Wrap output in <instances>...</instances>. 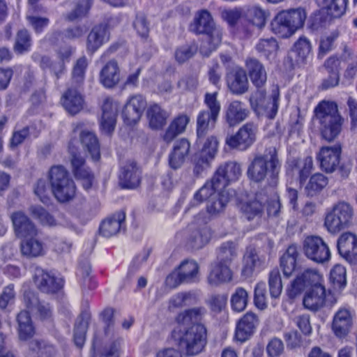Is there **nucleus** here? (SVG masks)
Here are the masks:
<instances>
[{"mask_svg": "<svg viewBox=\"0 0 357 357\" xmlns=\"http://www.w3.org/2000/svg\"><path fill=\"white\" fill-rule=\"evenodd\" d=\"M336 248L341 257L349 262L357 261V236L352 232L343 233L338 238Z\"/></svg>", "mask_w": 357, "mask_h": 357, "instance_id": "a878e982", "label": "nucleus"}, {"mask_svg": "<svg viewBox=\"0 0 357 357\" xmlns=\"http://www.w3.org/2000/svg\"><path fill=\"white\" fill-rule=\"evenodd\" d=\"M352 326V316L347 307H341L336 312V337H344Z\"/></svg>", "mask_w": 357, "mask_h": 357, "instance_id": "09e8293b", "label": "nucleus"}, {"mask_svg": "<svg viewBox=\"0 0 357 357\" xmlns=\"http://www.w3.org/2000/svg\"><path fill=\"white\" fill-rule=\"evenodd\" d=\"M20 250L22 255L28 258L40 257L45 254L44 245L37 236L24 238L21 242Z\"/></svg>", "mask_w": 357, "mask_h": 357, "instance_id": "79ce46f5", "label": "nucleus"}, {"mask_svg": "<svg viewBox=\"0 0 357 357\" xmlns=\"http://www.w3.org/2000/svg\"><path fill=\"white\" fill-rule=\"evenodd\" d=\"M243 10L244 20L248 24H242L237 29V34L241 38H248L253 32L251 26H256L260 30L265 27L269 13L256 5L247 6L243 8Z\"/></svg>", "mask_w": 357, "mask_h": 357, "instance_id": "1a4fd4ad", "label": "nucleus"}, {"mask_svg": "<svg viewBox=\"0 0 357 357\" xmlns=\"http://www.w3.org/2000/svg\"><path fill=\"white\" fill-rule=\"evenodd\" d=\"M32 38L30 32L26 29L17 31L13 45L14 51L18 54H23L31 50Z\"/></svg>", "mask_w": 357, "mask_h": 357, "instance_id": "5fc2aeb1", "label": "nucleus"}, {"mask_svg": "<svg viewBox=\"0 0 357 357\" xmlns=\"http://www.w3.org/2000/svg\"><path fill=\"white\" fill-rule=\"evenodd\" d=\"M190 119L185 114H180L176 117L169 124L165 133L163 135V139L167 142H172L178 135L183 132L186 128Z\"/></svg>", "mask_w": 357, "mask_h": 357, "instance_id": "8fccbe9b", "label": "nucleus"}, {"mask_svg": "<svg viewBox=\"0 0 357 357\" xmlns=\"http://www.w3.org/2000/svg\"><path fill=\"white\" fill-rule=\"evenodd\" d=\"M223 190L222 187L219 186L218 183L213 182V177H212L211 181L206 182V183L195 192L193 199L190 203L186 211L205 200H208V202L209 199H212V197H218L219 192Z\"/></svg>", "mask_w": 357, "mask_h": 357, "instance_id": "f704fd0d", "label": "nucleus"}, {"mask_svg": "<svg viewBox=\"0 0 357 357\" xmlns=\"http://www.w3.org/2000/svg\"><path fill=\"white\" fill-rule=\"evenodd\" d=\"M324 0V6L313 12L307 22V28L312 32L319 33L326 30L335 17V0Z\"/></svg>", "mask_w": 357, "mask_h": 357, "instance_id": "2eb2a0df", "label": "nucleus"}, {"mask_svg": "<svg viewBox=\"0 0 357 357\" xmlns=\"http://www.w3.org/2000/svg\"><path fill=\"white\" fill-rule=\"evenodd\" d=\"M312 51L310 41L304 36H301L294 43L288 54L287 59L291 68L300 67L306 63L307 59Z\"/></svg>", "mask_w": 357, "mask_h": 357, "instance_id": "5701e85b", "label": "nucleus"}, {"mask_svg": "<svg viewBox=\"0 0 357 357\" xmlns=\"http://www.w3.org/2000/svg\"><path fill=\"white\" fill-rule=\"evenodd\" d=\"M218 116L207 110H202L197 117V135L201 140L206 133L215 128Z\"/></svg>", "mask_w": 357, "mask_h": 357, "instance_id": "a19ab883", "label": "nucleus"}, {"mask_svg": "<svg viewBox=\"0 0 357 357\" xmlns=\"http://www.w3.org/2000/svg\"><path fill=\"white\" fill-rule=\"evenodd\" d=\"M29 347L33 357H51L56 354L54 347L43 340H33Z\"/></svg>", "mask_w": 357, "mask_h": 357, "instance_id": "4d7b16f0", "label": "nucleus"}, {"mask_svg": "<svg viewBox=\"0 0 357 357\" xmlns=\"http://www.w3.org/2000/svg\"><path fill=\"white\" fill-rule=\"evenodd\" d=\"M206 309L203 307H194L179 313L176 319L177 326L189 327L190 324H197L206 314Z\"/></svg>", "mask_w": 357, "mask_h": 357, "instance_id": "49530a36", "label": "nucleus"}, {"mask_svg": "<svg viewBox=\"0 0 357 357\" xmlns=\"http://www.w3.org/2000/svg\"><path fill=\"white\" fill-rule=\"evenodd\" d=\"M169 113L158 104L150 105L147 110V118L149 119V126L153 129H160L165 123Z\"/></svg>", "mask_w": 357, "mask_h": 357, "instance_id": "3c124183", "label": "nucleus"}, {"mask_svg": "<svg viewBox=\"0 0 357 357\" xmlns=\"http://www.w3.org/2000/svg\"><path fill=\"white\" fill-rule=\"evenodd\" d=\"M65 109L71 114H76L82 110L84 98L79 91H66L61 99Z\"/></svg>", "mask_w": 357, "mask_h": 357, "instance_id": "58836bf2", "label": "nucleus"}, {"mask_svg": "<svg viewBox=\"0 0 357 357\" xmlns=\"http://www.w3.org/2000/svg\"><path fill=\"white\" fill-rule=\"evenodd\" d=\"M218 142L216 137L208 136L200 152L195 154L193 159V174L199 177L211 167L218 151Z\"/></svg>", "mask_w": 357, "mask_h": 357, "instance_id": "9b49d317", "label": "nucleus"}, {"mask_svg": "<svg viewBox=\"0 0 357 357\" xmlns=\"http://www.w3.org/2000/svg\"><path fill=\"white\" fill-rule=\"evenodd\" d=\"M305 19L306 13L302 8L282 10L271 20L270 29L278 38H288L303 27Z\"/></svg>", "mask_w": 357, "mask_h": 357, "instance_id": "20e7f679", "label": "nucleus"}, {"mask_svg": "<svg viewBox=\"0 0 357 357\" xmlns=\"http://www.w3.org/2000/svg\"><path fill=\"white\" fill-rule=\"evenodd\" d=\"M172 337L178 347L185 351L187 356H195L202 351L206 344V330L200 324L190 327L176 326Z\"/></svg>", "mask_w": 357, "mask_h": 357, "instance_id": "7ed1b4c3", "label": "nucleus"}, {"mask_svg": "<svg viewBox=\"0 0 357 357\" xmlns=\"http://www.w3.org/2000/svg\"><path fill=\"white\" fill-rule=\"evenodd\" d=\"M241 175V165L236 162H228L220 165L213 175V182L224 190L232 182L238 180Z\"/></svg>", "mask_w": 357, "mask_h": 357, "instance_id": "aec40b11", "label": "nucleus"}, {"mask_svg": "<svg viewBox=\"0 0 357 357\" xmlns=\"http://www.w3.org/2000/svg\"><path fill=\"white\" fill-rule=\"evenodd\" d=\"M83 124L75 125L70 140L74 141V147L80 142L83 147L89 152L93 160L100 158V145L96 135L88 130L82 129Z\"/></svg>", "mask_w": 357, "mask_h": 357, "instance_id": "f3484780", "label": "nucleus"}, {"mask_svg": "<svg viewBox=\"0 0 357 357\" xmlns=\"http://www.w3.org/2000/svg\"><path fill=\"white\" fill-rule=\"evenodd\" d=\"M322 276L315 268H307L291 282L287 289V295L290 298H295L309 287L316 288L321 284Z\"/></svg>", "mask_w": 357, "mask_h": 357, "instance_id": "4468645a", "label": "nucleus"}, {"mask_svg": "<svg viewBox=\"0 0 357 357\" xmlns=\"http://www.w3.org/2000/svg\"><path fill=\"white\" fill-rule=\"evenodd\" d=\"M237 256L236 245L230 241L223 243L218 250L216 262L230 266L233 259Z\"/></svg>", "mask_w": 357, "mask_h": 357, "instance_id": "bf43d9fd", "label": "nucleus"}, {"mask_svg": "<svg viewBox=\"0 0 357 357\" xmlns=\"http://www.w3.org/2000/svg\"><path fill=\"white\" fill-rule=\"evenodd\" d=\"M126 213L116 212L104 220L100 226V234L107 238L112 237L126 229Z\"/></svg>", "mask_w": 357, "mask_h": 357, "instance_id": "cd10ccee", "label": "nucleus"}, {"mask_svg": "<svg viewBox=\"0 0 357 357\" xmlns=\"http://www.w3.org/2000/svg\"><path fill=\"white\" fill-rule=\"evenodd\" d=\"M298 251L295 245H290L280 259V266L283 273L289 276L295 270Z\"/></svg>", "mask_w": 357, "mask_h": 357, "instance_id": "6e6d98bb", "label": "nucleus"}, {"mask_svg": "<svg viewBox=\"0 0 357 357\" xmlns=\"http://www.w3.org/2000/svg\"><path fill=\"white\" fill-rule=\"evenodd\" d=\"M232 279L233 272L230 266L216 261L211 263L207 276V282L211 286L218 287L230 282Z\"/></svg>", "mask_w": 357, "mask_h": 357, "instance_id": "bb28decb", "label": "nucleus"}, {"mask_svg": "<svg viewBox=\"0 0 357 357\" xmlns=\"http://www.w3.org/2000/svg\"><path fill=\"white\" fill-rule=\"evenodd\" d=\"M317 119L321 125L322 137L331 142L335 138V102L322 101L314 109Z\"/></svg>", "mask_w": 357, "mask_h": 357, "instance_id": "f8f14e48", "label": "nucleus"}, {"mask_svg": "<svg viewBox=\"0 0 357 357\" xmlns=\"http://www.w3.org/2000/svg\"><path fill=\"white\" fill-rule=\"evenodd\" d=\"M248 293L243 287H237L231 296V306L234 311H243L248 305Z\"/></svg>", "mask_w": 357, "mask_h": 357, "instance_id": "680f3d73", "label": "nucleus"}, {"mask_svg": "<svg viewBox=\"0 0 357 357\" xmlns=\"http://www.w3.org/2000/svg\"><path fill=\"white\" fill-rule=\"evenodd\" d=\"M141 172L134 161H128L121 168L119 174L120 184L123 188L133 189L140 182Z\"/></svg>", "mask_w": 357, "mask_h": 357, "instance_id": "2f4dec72", "label": "nucleus"}, {"mask_svg": "<svg viewBox=\"0 0 357 357\" xmlns=\"http://www.w3.org/2000/svg\"><path fill=\"white\" fill-rule=\"evenodd\" d=\"M88 328V319L84 316L77 318L74 329V342L78 347H82L85 342Z\"/></svg>", "mask_w": 357, "mask_h": 357, "instance_id": "0e129e2a", "label": "nucleus"}, {"mask_svg": "<svg viewBox=\"0 0 357 357\" xmlns=\"http://www.w3.org/2000/svg\"><path fill=\"white\" fill-rule=\"evenodd\" d=\"M249 110L239 101L231 102L226 109L225 119L229 127H234L245 120Z\"/></svg>", "mask_w": 357, "mask_h": 357, "instance_id": "c9c22d12", "label": "nucleus"}, {"mask_svg": "<svg viewBox=\"0 0 357 357\" xmlns=\"http://www.w3.org/2000/svg\"><path fill=\"white\" fill-rule=\"evenodd\" d=\"M326 303V289L324 286H317L306 293L303 298V305L305 308L317 311Z\"/></svg>", "mask_w": 357, "mask_h": 357, "instance_id": "4c0bfd02", "label": "nucleus"}, {"mask_svg": "<svg viewBox=\"0 0 357 357\" xmlns=\"http://www.w3.org/2000/svg\"><path fill=\"white\" fill-rule=\"evenodd\" d=\"M269 292L272 298H278L282 290V280L278 269H273L269 273Z\"/></svg>", "mask_w": 357, "mask_h": 357, "instance_id": "338daca9", "label": "nucleus"}, {"mask_svg": "<svg viewBox=\"0 0 357 357\" xmlns=\"http://www.w3.org/2000/svg\"><path fill=\"white\" fill-rule=\"evenodd\" d=\"M257 323V317L254 313H246L236 324V340L240 342H244L249 340L254 334Z\"/></svg>", "mask_w": 357, "mask_h": 357, "instance_id": "7c9ffc66", "label": "nucleus"}, {"mask_svg": "<svg viewBox=\"0 0 357 357\" xmlns=\"http://www.w3.org/2000/svg\"><path fill=\"white\" fill-rule=\"evenodd\" d=\"M119 109L117 101L111 98H105L101 105L102 114L99 120L102 133L111 135L114 131Z\"/></svg>", "mask_w": 357, "mask_h": 357, "instance_id": "6ab92c4d", "label": "nucleus"}, {"mask_svg": "<svg viewBox=\"0 0 357 357\" xmlns=\"http://www.w3.org/2000/svg\"><path fill=\"white\" fill-rule=\"evenodd\" d=\"M30 212L33 218L38 220L43 225L54 226L56 225L54 218L40 206H32Z\"/></svg>", "mask_w": 357, "mask_h": 357, "instance_id": "774afa93", "label": "nucleus"}, {"mask_svg": "<svg viewBox=\"0 0 357 357\" xmlns=\"http://www.w3.org/2000/svg\"><path fill=\"white\" fill-rule=\"evenodd\" d=\"M354 211L352 207L346 202L336 204V228H349L352 225Z\"/></svg>", "mask_w": 357, "mask_h": 357, "instance_id": "de8ad7c7", "label": "nucleus"}, {"mask_svg": "<svg viewBox=\"0 0 357 357\" xmlns=\"http://www.w3.org/2000/svg\"><path fill=\"white\" fill-rule=\"evenodd\" d=\"M88 65L89 63L85 56L79 57L76 61L72 70V81L76 84L77 87L83 84Z\"/></svg>", "mask_w": 357, "mask_h": 357, "instance_id": "052dcab7", "label": "nucleus"}, {"mask_svg": "<svg viewBox=\"0 0 357 357\" xmlns=\"http://www.w3.org/2000/svg\"><path fill=\"white\" fill-rule=\"evenodd\" d=\"M190 150V143L188 139L183 138L176 141L169 155L170 167L174 169L180 168L188 157Z\"/></svg>", "mask_w": 357, "mask_h": 357, "instance_id": "473e14b6", "label": "nucleus"}, {"mask_svg": "<svg viewBox=\"0 0 357 357\" xmlns=\"http://www.w3.org/2000/svg\"><path fill=\"white\" fill-rule=\"evenodd\" d=\"M189 30L197 36H205L207 45L202 44L199 49L205 56H208L221 44L222 29L216 25L211 13L206 9H201L195 13Z\"/></svg>", "mask_w": 357, "mask_h": 357, "instance_id": "f03ea898", "label": "nucleus"}, {"mask_svg": "<svg viewBox=\"0 0 357 357\" xmlns=\"http://www.w3.org/2000/svg\"><path fill=\"white\" fill-rule=\"evenodd\" d=\"M243 8L235 7L232 9H225L221 12V17L228 26L234 29L237 25L241 18L244 19Z\"/></svg>", "mask_w": 357, "mask_h": 357, "instance_id": "69168bd1", "label": "nucleus"}, {"mask_svg": "<svg viewBox=\"0 0 357 357\" xmlns=\"http://www.w3.org/2000/svg\"><path fill=\"white\" fill-rule=\"evenodd\" d=\"M312 165V157H306L303 160H289L286 165L287 174L291 178H298L300 184L303 185L311 173Z\"/></svg>", "mask_w": 357, "mask_h": 357, "instance_id": "b1692460", "label": "nucleus"}, {"mask_svg": "<svg viewBox=\"0 0 357 357\" xmlns=\"http://www.w3.org/2000/svg\"><path fill=\"white\" fill-rule=\"evenodd\" d=\"M228 89H248L246 71L241 67H235L226 74Z\"/></svg>", "mask_w": 357, "mask_h": 357, "instance_id": "ea45409f", "label": "nucleus"}, {"mask_svg": "<svg viewBox=\"0 0 357 357\" xmlns=\"http://www.w3.org/2000/svg\"><path fill=\"white\" fill-rule=\"evenodd\" d=\"M321 168L326 172H333L335 170V148L333 146H323L317 156Z\"/></svg>", "mask_w": 357, "mask_h": 357, "instance_id": "13d9d810", "label": "nucleus"}, {"mask_svg": "<svg viewBox=\"0 0 357 357\" xmlns=\"http://www.w3.org/2000/svg\"><path fill=\"white\" fill-rule=\"evenodd\" d=\"M241 210L248 220L260 218L264 213V198L261 192L254 199L241 203Z\"/></svg>", "mask_w": 357, "mask_h": 357, "instance_id": "e433bc0d", "label": "nucleus"}, {"mask_svg": "<svg viewBox=\"0 0 357 357\" xmlns=\"http://www.w3.org/2000/svg\"><path fill=\"white\" fill-rule=\"evenodd\" d=\"M245 66L253 85L258 89L263 87L267 79L264 65L255 58H248L245 61Z\"/></svg>", "mask_w": 357, "mask_h": 357, "instance_id": "72a5a7b5", "label": "nucleus"}, {"mask_svg": "<svg viewBox=\"0 0 357 357\" xmlns=\"http://www.w3.org/2000/svg\"><path fill=\"white\" fill-rule=\"evenodd\" d=\"M16 235L20 238L37 236L38 231L34 224L22 212L17 211L11 215Z\"/></svg>", "mask_w": 357, "mask_h": 357, "instance_id": "c756f323", "label": "nucleus"}, {"mask_svg": "<svg viewBox=\"0 0 357 357\" xmlns=\"http://www.w3.org/2000/svg\"><path fill=\"white\" fill-rule=\"evenodd\" d=\"M235 195L233 190H223L219 192L218 197H212L207 203V213L215 215L222 212L230 199Z\"/></svg>", "mask_w": 357, "mask_h": 357, "instance_id": "a18cd8bd", "label": "nucleus"}, {"mask_svg": "<svg viewBox=\"0 0 357 357\" xmlns=\"http://www.w3.org/2000/svg\"><path fill=\"white\" fill-rule=\"evenodd\" d=\"M24 302L26 307L32 312L36 311L41 319H47L51 317L52 310L50 305L44 302L41 303L35 294H25Z\"/></svg>", "mask_w": 357, "mask_h": 357, "instance_id": "37998d69", "label": "nucleus"}, {"mask_svg": "<svg viewBox=\"0 0 357 357\" xmlns=\"http://www.w3.org/2000/svg\"><path fill=\"white\" fill-rule=\"evenodd\" d=\"M146 105V102L142 96H132L122 110V118L124 123L131 126L138 122Z\"/></svg>", "mask_w": 357, "mask_h": 357, "instance_id": "4be33fe9", "label": "nucleus"}, {"mask_svg": "<svg viewBox=\"0 0 357 357\" xmlns=\"http://www.w3.org/2000/svg\"><path fill=\"white\" fill-rule=\"evenodd\" d=\"M305 255L311 261L323 264L331 259V252L327 244L317 236H310L303 242Z\"/></svg>", "mask_w": 357, "mask_h": 357, "instance_id": "dca6fc26", "label": "nucleus"}, {"mask_svg": "<svg viewBox=\"0 0 357 357\" xmlns=\"http://www.w3.org/2000/svg\"><path fill=\"white\" fill-rule=\"evenodd\" d=\"M281 165L276 149L270 147L253 159L248 169V176L256 183L266 179L269 185L274 187L278 183Z\"/></svg>", "mask_w": 357, "mask_h": 357, "instance_id": "f257e3e1", "label": "nucleus"}, {"mask_svg": "<svg viewBox=\"0 0 357 357\" xmlns=\"http://www.w3.org/2000/svg\"><path fill=\"white\" fill-rule=\"evenodd\" d=\"M109 36L110 33L107 24L100 23L94 25L87 36V52L91 54L95 53L109 41Z\"/></svg>", "mask_w": 357, "mask_h": 357, "instance_id": "393cba45", "label": "nucleus"}, {"mask_svg": "<svg viewBox=\"0 0 357 357\" xmlns=\"http://www.w3.org/2000/svg\"><path fill=\"white\" fill-rule=\"evenodd\" d=\"M258 132L257 126L248 122L243 125L234 135L227 136L225 143L231 149L239 151L247 150L256 141Z\"/></svg>", "mask_w": 357, "mask_h": 357, "instance_id": "ddd939ff", "label": "nucleus"}, {"mask_svg": "<svg viewBox=\"0 0 357 357\" xmlns=\"http://www.w3.org/2000/svg\"><path fill=\"white\" fill-rule=\"evenodd\" d=\"M120 74L121 70L117 61L114 59H110L100 71V82L105 88H114L120 82Z\"/></svg>", "mask_w": 357, "mask_h": 357, "instance_id": "c85d7f7f", "label": "nucleus"}, {"mask_svg": "<svg viewBox=\"0 0 357 357\" xmlns=\"http://www.w3.org/2000/svg\"><path fill=\"white\" fill-rule=\"evenodd\" d=\"M49 179L52 193L59 202H66L74 197L76 191L75 182L63 166L52 167L49 172Z\"/></svg>", "mask_w": 357, "mask_h": 357, "instance_id": "0eeeda50", "label": "nucleus"}, {"mask_svg": "<svg viewBox=\"0 0 357 357\" xmlns=\"http://www.w3.org/2000/svg\"><path fill=\"white\" fill-rule=\"evenodd\" d=\"M34 282L37 287L45 293H55L62 288L63 280L54 277L52 274L41 268L36 267L34 271Z\"/></svg>", "mask_w": 357, "mask_h": 357, "instance_id": "412c9836", "label": "nucleus"}, {"mask_svg": "<svg viewBox=\"0 0 357 357\" xmlns=\"http://www.w3.org/2000/svg\"><path fill=\"white\" fill-rule=\"evenodd\" d=\"M209 220L204 211L194 216L185 231V243L189 248L199 250L209 243L212 236V231L208 225Z\"/></svg>", "mask_w": 357, "mask_h": 357, "instance_id": "423d86ee", "label": "nucleus"}, {"mask_svg": "<svg viewBox=\"0 0 357 357\" xmlns=\"http://www.w3.org/2000/svg\"><path fill=\"white\" fill-rule=\"evenodd\" d=\"M265 91H255L250 98V105L255 111L263 112L268 119H273L278 110L280 93L272 91L271 94L266 95Z\"/></svg>", "mask_w": 357, "mask_h": 357, "instance_id": "9d476101", "label": "nucleus"}, {"mask_svg": "<svg viewBox=\"0 0 357 357\" xmlns=\"http://www.w3.org/2000/svg\"><path fill=\"white\" fill-rule=\"evenodd\" d=\"M69 152L71 154L72 171L75 177L82 182L83 188L88 190L91 188L93 183V175L85 164V159L75 151L74 141L70 140L68 144Z\"/></svg>", "mask_w": 357, "mask_h": 357, "instance_id": "a211bd4d", "label": "nucleus"}, {"mask_svg": "<svg viewBox=\"0 0 357 357\" xmlns=\"http://www.w3.org/2000/svg\"><path fill=\"white\" fill-rule=\"evenodd\" d=\"M93 0H77L75 8L64 16L68 22H74L86 17L91 8Z\"/></svg>", "mask_w": 357, "mask_h": 357, "instance_id": "864d4df0", "label": "nucleus"}, {"mask_svg": "<svg viewBox=\"0 0 357 357\" xmlns=\"http://www.w3.org/2000/svg\"><path fill=\"white\" fill-rule=\"evenodd\" d=\"M198 264L192 259L183 260L166 278V284L175 288L182 283H195L199 280Z\"/></svg>", "mask_w": 357, "mask_h": 357, "instance_id": "6e6552de", "label": "nucleus"}, {"mask_svg": "<svg viewBox=\"0 0 357 357\" xmlns=\"http://www.w3.org/2000/svg\"><path fill=\"white\" fill-rule=\"evenodd\" d=\"M263 242V245L257 242L256 247L250 245L246 248L241 270L243 277L250 278L255 269H263L266 266L274 243L266 236H264Z\"/></svg>", "mask_w": 357, "mask_h": 357, "instance_id": "39448f33", "label": "nucleus"}, {"mask_svg": "<svg viewBox=\"0 0 357 357\" xmlns=\"http://www.w3.org/2000/svg\"><path fill=\"white\" fill-rule=\"evenodd\" d=\"M199 294L195 291L179 292L169 300V308L183 307L192 305L198 301Z\"/></svg>", "mask_w": 357, "mask_h": 357, "instance_id": "603ef678", "label": "nucleus"}, {"mask_svg": "<svg viewBox=\"0 0 357 357\" xmlns=\"http://www.w3.org/2000/svg\"><path fill=\"white\" fill-rule=\"evenodd\" d=\"M328 184V179L321 174L312 175L305 187L308 196L312 197L319 192Z\"/></svg>", "mask_w": 357, "mask_h": 357, "instance_id": "e2e57ef3", "label": "nucleus"}, {"mask_svg": "<svg viewBox=\"0 0 357 357\" xmlns=\"http://www.w3.org/2000/svg\"><path fill=\"white\" fill-rule=\"evenodd\" d=\"M255 50L260 56L267 60H273L279 50L278 42L273 37L260 38L255 45Z\"/></svg>", "mask_w": 357, "mask_h": 357, "instance_id": "c03bdc74", "label": "nucleus"}]
</instances>
